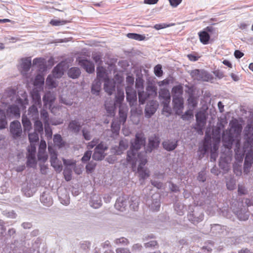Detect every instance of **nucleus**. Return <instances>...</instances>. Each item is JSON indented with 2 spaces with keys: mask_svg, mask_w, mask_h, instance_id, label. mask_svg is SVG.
Instances as JSON below:
<instances>
[{
  "mask_svg": "<svg viewBox=\"0 0 253 253\" xmlns=\"http://www.w3.org/2000/svg\"><path fill=\"white\" fill-rule=\"evenodd\" d=\"M145 138L142 133H137L134 142H131L130 150L127 152L126 160L131 165L133 171L136 170L140 177L145 179L150 175V171L144 166L147 163L146 153L138 154V150L144 145Z\"/></svg>",
  "mask_w": 253,
  "mask_h": 253,
  "instance_id": "f257e3e1",
  "label": "nucleus"
},
{
  "mask_svg": "<svg viewBox=\"0 0 253 253\" xmlns=\"http://www.w3.org/2000/svg\"><path fill=\"white\" fill-rule=\"evenodd\" d=\"M242 127L241 125L237 121H232L231 123V126L229 132H224L222 135V140L224 142V145L227 148H230L234 140L237 141L236 142V149H235L236 155L238 157H240L243 159L244 154L243 153H239V146L240 141V133L242 131Z\"/></svg>",
  "mask_w": 253,
  "mask_h": 253,
  "instance_id": "f03ea898",
  "label": "nucleus"
},
{
  "mask_svg": "<svg viewBox=\"0 0 253 253\" xmlns=\"http://www.w3.org/2000/svg\"><path fill=\"white\" fill-rule=\"evenodd\" d=\"M2 99L5 103H8L9 101H15L16 105H11L9 107L7 112L10 113L15 117L20 116L19 106H23V103L21 99L18 98L16 95V90L12 88H8L3 94Z\"/></svg>",
  "mask_w": 253,
  "mask_h": 253,
  "instance_id": "7ed1b4c3",
  "label": "nucleus"
},
{
  "mask_svg": "<svg viewBox=\"0 0 253 253\" xmlns=\"http://www.w3.org/2000/svg\"><path fill=\"white\" fill-rule=\"evenodd\" d=\"M65 62L59 63L52 71V75H49L46 80V84L49 88H53L56 87L57 85V83L56 81V78H61L64 74Z\"/></svg>",
  "mask_w": 253,
  "mask_h": 253,
  "instance_id": "20e7f679",
  "label": "nucleus"
},
{
  "mask_svg": "<svg viewBox=\"0 0 253 253\" xmlns=\"http://www.w3.org/2000/svg\"><path fill=\"white\" fill-rule=\"evenodd\" d=\"M107 145L103 142L98 143L94 149L92 158L96 161H101L106 156L105 152L108 149Z\"/></svg>",
  "mask_w": 253,
  "mask_h": 253,
  "instance_id": "39448f33",
  "label": "nucleus"
},
{
  "mask_svg": "<svg viewBox=\"0 0 253 253\" xmlns=\"http://www.w3.org/2000/svg\"><path fill=\"white\" fill-rule=\"evenodd\" d=\"M48 150L50 156L51 166L56 171L60 172L62 170V166L61 162L57 159V154L50 146H48Z\"/></svg>",
  "mask_w": 253,
  "mask_h": 253,
  "instance_id": "423d86ee",
  "label": "nucleus"
},
{
  "mask_svg": "<svg viewBox=\"0 0 253 253\" xmlns=\"http://www.w3.org/2000/svg\"><path fill=\"white\" fill-rule=\"evenodd\" d=\"M190 75L194 80L202 81H208L210 79V75L204 70L195 69L190 72Z\"/></svg>",
  "mask_w": 253,
  "mask_h": 253,
  "instance_id": "0eeeda50",
  "label": "nucleus"
},
{
  "mask_svg": "<svg viewBox=\"0 0 253 253\" xmlns=\"http://www.w3.org/2000/svg\"><path fill=\"white\" fill-rule=\"evenodd\" d=\"M244 133L246 139L244 144L245 148H246L247 145L253 147V126L248 124L245 128Z\"/></svg>",
  "mask_w": 253,
  "mask_h": 253,
  "instance_id": "6e6552de",
  "label": "nucleus"
},
{
  "mask_svg": "<svg viewBox=\"0 0 253 253\" xmlns=\"http://www.w3.org/2000/svg\"><path fill=\"white\" fill-rule=\"evenodd\" d=\"M31 67V58L30 57L22 58L21 59L19 63V68L21 73L26 78H29L27 76V72Z\"/></svg>",
  "mask_w": 253,
  "mask_h": 253,
  "instance_id": "1a4fd4ad",
  "label": "nucleus"
},
{
  "mask_svg": "<svg viewBox=\"0 0 253 253\" xmlns=\"http://www.w3.org/2000/svg\"><path fill=\"white\" fill-rule=\"evenodd\" d=\"M10 132L14 138H17L21 136L22 130L21 124L19 121H15L11 123Z\"/></svg>",
  "mask_w": 253,
  "mask_h": 253,
  "instance_id": "9d476101",
  "label": "nucleus"
},
{
  "mask_svg": "<svg viewBox=\"0 0 253 253\" xmlns=\"http://www.w3.org/2000/svg\"><path fill=\"white\" fill-rule=\"evenodd\" d=\"M128 203V198L127 196L119 197L115 203V207L116 210L120 211L126 210Z\"/></svg>",
  "mask_w": 253,
  "mask_h": 253,
  "instance_id": "9b49d317",
  "label": "nucleus"
},
{
  "mask_svg": "<svg viewBox=\"0 0 253 253\" xmlns=\"http://www.w3.org/2000/svg\"><path fill=\"white\" fill-rule=\"evenodd\" d=\"M128 146V141L126 139H123L120 142L119 147H114L111 149V152L116 155H121Z\"/></svg>",
  "mask_w": 253,
  "mask_h": 253,
  "instance_id": "f8f14e48",
  "label": "nucleus"
},
{
  "mask_svg": "<svg viewBox=\"0 0 253 253\" xmlns=\"http://www.w3.org/2000/svg\"><path fill=\"white\" fill-rule=\"evenodd\" d=\"M173 110L176 114L180 115L183 109V99L182 97L173 98Z\"/></svg>",
  "mask_w": 253,
  "mask_h": 253,
  "instance_id": "ddd939ff",
  "label": "nucleus"
},
{
  "mask_svg": "<svg viewBox=\"0 0 253 253\" xmlns=\"http://www.w3.org/2000/svg\"><path fill=\"white\" fill-rule=\"evenodd\" d=\"M158 105L156 101L152 100L149 101L146 105L145 109V116L149 118L153 115L157 108Z\"/></svg>",
  "mask_w": 253,
  "mask_h": 253,
  "instance_id": "4468645a",
  "label": "nucleus"
},
{
  "mask_svg": "<svg viewBox=\"0 0 253 253\" xmlns=\"http://www.w3.org/2000/svg\"><path fill=\"white\" fill-rule=\"evenodd\" d=\"M55 99V95L53 93L48 92L46 93L44 97H43V101L44 105L46 108H48L51 109V111H53V108H51L52 103Z\"/></svg>",
  "mask_w": 253,
  "mask_h": 253,
  "instance_id": "2eb2a0df",
  "label": "nucleus"
},
{
  "mask_svg": "<svg viewBox=\"0 0 253 253\" xmlns=\"http://www.w3.org/2000/svg\"><path fill=\"white\" fill-rule=\"evenodd\" d=\"M79 64L88 73H92L94 71V66L93 63L86 59H79Z\"/></svg>",
  "mask_w": 253,
  "mask_h": 253,
  "instance_id": "dca6fc26",
  "label": "nucleus"
},
{
  "mask_svg": "<svg viewBox=\"0 0 253 253\" xmlns=\"http://www.w3.org/2000/svg\"><path fill=\"white\" fill-rule=\"evenodd\" d=\"M159 96L164 99L163 104H164L165 106L167 107L168 105H169L170 101V96L168 89L165 88H161L159 91Z\"/></svg>",
  "mask_w": 253,
  "mask_h": 253,
  "instance_id": "f3484780",
  "label": "nucleus"
},
{
  "mask_svg": "<svg viewBox=\"0 0 253 253\" xmlns=\"http://www.w3.org/2000/svg\"><path fill=\"white\" fill-rule=\"evenodd\" d=\"M115 88V82L113 80L109 78L104 81V88L105 91L109 94L111 95Z\"/></svg>",
  "mask_w": 253,
  "mask_h": 253,
  "instance_id": "a211bd4d",
  "label": "nucleus"
},
{
  "mask_svg": "<svg viewBox=\"0 0 253 253\" xmlns=\"http://www.w3.org/2000/svg\"><path fill=\"white\" fill-rule=\"evenodd\" d=\"M33 67H37L41 72L45 71L46 67L44 59L42 58L34 59L33 60Z\"/></svg>",
  "mask_w": 253,
  "mask_h": 253,
  "instance_id": "6ab92c4d",
  "label": "nucleus"
},
{
  "mask_svg": "<svg viewBox=\"0 0 253 253\" xmlns=\"http://www.w3.org/2000/svg\"><path fill=\"white\" fill-rule=\"evenodd\" d=\"M196 121L198 128L202 130L206 124V117L204 113L200 112L196 115Z\"/></svg>",
  "mask_w": 253,
  "mask_h": 253,
  "instance_id": "aec40b11",
  "label": "nucleus"
},
{
  "mask_svg": "<svg viewBox=\"0 0 253 253\" xmlns=\"http://www.w3.org/2000/svg\"><path fill=\"white\" fill-rule=\"evenodd\" d=\"M244 149L245 152L248 151L246 154V156L245 159V162L246 163H253V147L247 145L246 148H245V145L244 146Z\"/></svg>",
  "mask_w": 253,
  "mask_h": 253,
  "instance_id": "412c9836",
  "label": "nucleus"
},
{
  "mask_svg": "<svg viewBox=\"0 0 253 253\" xmlns=\"http://www.w3.org/2000/svg\"><path fill=\"white\" fill-rule=\"evenodd\" d=\"M37 106L35 104H33L28 109V117L33 120L38 119L39 117V112Z\"/></svg>",
  "mask_w": 253,
  "mask_h": 253,
  "instance_id": "4be33fe9",
  "label": "nucleus"
},
{
  "mask_svg": "<svg viewBox=\"0 0 253 253\" xmlns=\"http://www.w3.org/2000/svg\"><path fill=\"white\" fill-rule=\"evenodd\" d=\"M177 145V141L175 140H167L163 143L164 148L169 151L174 150L176 147Z\"/></svg>",
  "mask_w": 253,
  "mask_h": 253,
  "instance_id": "5701e85b",
  "label": "nucleus"
},
{
  "mask_svg": "<svg viewBox=\"0 0 253 253\" xmlns=\"http://www.w3.org/2000/svg\"><path fill=\"white\" fill-rule=\"evenodd\" d=\"M160 143L159 138L156 136H151L149 139V151L151 152L153 149L157 148Z\"/></svg>",
  "mask_w": 253,
  "mask_h": 253,
  "instance_id": "b1692460",
  "label": "nucleus"
},
{
  "mask_svg": "<svg viewBox=\"0 0 253 253\" xmlns=\"http://www.w3.org/2000/svg\"><path fill=\"white\" fill-rule=\"evenodd\" d=\"M127 111L126 106L124 105L119 106L120 122H122L123 124H124L126 121Z\"/></svg>",
  "mask_w": 253,
  "mask_h": 253,
  "instance_id": "393cba45",
  "label": "nucleus"
},
{
  "mask_svg": "<svg viewBox=\"0 0 253 253\" xmlns=\"http://www.w3.org/2000/svg\"><path fill=\"white\" fill-rule=\"evenodd\" d=\"M90 205L94 209H98L102 205L101 200L98 195H93L90 202Z\"/></svg>",
  "mask_w": 253,
  "mask_h": 253,
  "instance_id": "a878e982",
  "label": "nucleus"
},
{
  "mask_svg": "<svg viewBox=\"0 0 253 253\" xmlns=\"http://www.w3.org/2000/svg\"><path fill=\"white\" fill-rule=\"evenodd\" d=\"M97 77L99 81L107 80V77L106 70L103 67H98L97 68Z\"/></svg>",
  "mask_w": 253,
  "mask_h": 253,
  "instance_id": "bb28decb",
  "label": "nucleus"
},
{
  "mask_svg": "<svg viewBox=\"0 0 253 253\" xmlns=\"http://www.w3.org/2000/svg\"><path fill=\"white\" fill-rule=\"evenodd\" d=\"M210 137L208 136L207 134H206L205 138V141L203 144V146L202 147H199V150L201 151V152L203 154H205V153H206L210 148Z\"/></svg>",
  "mask_w": 253,
  "mask_h": 253,
  "instance_id": "cd10ccee",
  "label": "nucleus"
},
{
  "mask_svg": "<svg viewBox=\"0 0 253 253\" xmlns=\"http://www.w3.org/2000/svg\"><path fill=\"white\" fill-rule=\"evenodd\" d=\"M30 119L27 116H22V123L24 131H29L32 128V124L29 120Z\"/></svg>",
  "mask_w": 253,
  "mask_h": 253,
  "instance_id": "c85d7f7f",
  "label": "nucleus"
},
{
  "mask_svg": "<svg viewBox=\"0 0 253 253\" xmlns=\"http://www.w3.org/2000/svg\"><path fill=\"white\" fill-rule=\"evenodd\" d=\"M81 74V71L79 68L72 67L68 71V76L72 79L78 78Z\"/></svg>",
  "mask_w": 253,
  "mask_h": 253,
  "instance_id": "c756f323",
  "label": "nucleus"
},
{
  "mask_svg": "<svg viewBox=\"0 0 253 253\" xmlns=\"http://www.w3.org/2000/svg\"><path fill=\"white\" fill-rule=\"evenodd\" d=\"M31 96L33 99L34 104L36 106L41 105V96L38 91L33 90L31 92Z\"/></svg>",
  "mask_w": 253,
  "mask_h": 253,
  "instance_id": "7c9ffc66",
  "label": "nucleus"
},
{
  "mask_svg": "<svg viewBox=\"0 0 253 253\" xmlns=\"http://www.w3.org/2000/svg\"><path fill=\"white\" fill-rule=\"evenodd\" d=\"M41 201L46 206H50L53 203L51 197L45 193H43L41 196Z\"/></svg>",
  "mask_w": 253,
  "mask_h": 253,
  "instance_id": "2f4dec72",
  "label": "nucleus"
},
{
  "mask_svg": "<svg viewBox=\"0 0 253 253\" xmlns=\"http://www.w3.org/2000/svg\"><path fill=\"white\" fill-rule=\"evenodd\" d=\"M41 117L44 123V129L46 131L47 130V126L49 125L48 114L46 111L42 110L41 112Z\"/></svg>",
  "mask_w": 253,
  "mask_h": 253,
  "instance_id": "473e14b6",
  "label": "nucleus"
},
{
  "mask_svg": "<svg viewBox=\"0 0 253 253\" xmlns=\"http://www.w3.org/2000/svg\"><path fill=\"white\" fill-rule=\"evenodd\" d=\"M101 83L100 81H96L94 82L92 85L91 92L92 93L98 95L101 89Z\"/></svg>",
  "mask_w": 253,
  "mask_h": 253,
  "instance_id": "72a5a7b5",
  "label": "nucleus"
},
{
  "mask_svg": "<svg viewBox=\"0 0 253 253\" xmlns=\"http://www.w3.org/2000/svg\"><path fill=\"white\" fill-rule=\"evenodd\" d=\"M139 102L140 104H143L148 97L150 96L147 92H145L143 90H138V92Z\"/></svg>",
  "mask_w": 253,
  "mask_h": 253,
  "instance_id": "f704fd0d",
  "label": "nucleus"
},
{
  "mask_svg": "<svg viewBox=\"0 0 253 253\" xmlns=\"http://www.w3.org/2000/svg\"><path fill=\"white\" fill-rule=\"evenodd\" d=\"M80 127V124L76 121H71L68 126L69 129L74 132H78Z\"/></svg>",
  "mask_w": 253,
  "mask_h": 253,
  "instance_id": "c9c22d12",
  "label": "nucleus"
},
{
  "mask_svg": "<svg viewBox=\"0 0 253 253\" xmlns=\"http://www.w3.org/2000/svg\"><path fill=\"white\" fill-rule=\"evenodd\" d=\"M199 36L201 42L204 44L208 43L210 39V35L207 32L205 31L201 32L199 33Z\"/></svg>",
  "mask_w": 253,
  "mask_h": 253,
  "instance_id": "e433bc0d",
  "label": "nucleus"
},
{
  "mask_svg": "<svg viewBox=\"0 0 253 253\" xmlns=\"http://www.w3.org/2000/svg\"><path fill=\"white\" fill-rule=\"evenodd\" d=\"M124 92L123 90H118L117 94L116 96V100L115 104L117 105L118 104L120 105H123L122 102L124 99Z\"/></svg>",
  "mask_w": 253,
  "mask_h": 253,
  "instance_id": "4c0bfd02",
  "label": "nucleus"
},
{
  "mask_svg": "<svg viewBox=\"0 0 253 253\" xmlns=\"http://www.w3.org/2000/svg\"><path fill=\"white\" fill-rule=\"evenodd\" d=\"M172 92L173 94V98L174 97H182L183 87L181 85H178L174 86L172 89Z\"/></svg>",
  "mask_w": 253,
  "mask_h": 253,
  "instance_id": "58836bf2",
  "label": "nucleus"
},
{
  "mask_svg": "<svg viewBox=\"0 0 253 253\" xmlns=\"http://www.w3.org/2000/svg\"><path fill=\"white\" fill-rule=\"evenodd\" d=\"M126 100L129 102L130 106L134 105L137 100L136 93L133 92L126 94Z\"/></svg>",
  "mask_w": 253,
  "mask_h": 253,
  "instance_id": "ea45409f",
  "label": "nucleus"
},
{
  "mask_svg": "<svg viewBox=\"0 0 253 253\" xmlns=\"http://www.w3.org/2000/svg\"><path fill=\"white\" fill-rule=\"evenodd\" d=\"M44 77L42 75L38 74L36 77L34 84L37 87H42L44 84Z\"/></svg>",
  "mask_w": 253,
  "mask_h": 253,
  "instance_id": "a19ab883",
  "label": "nucleus"
},
{
  "mask_svg": "<svg viewBox=\"0 0 253 253\" xmlns=\"http://www.w3.org/2000/svg\"><path fill=\"white\" fill-rule=\"evenodd\" d=\"M7 125L4 112L0 109V129L4 128Z\"/></svg>",
  "mask_w": 253,
  "mask_h": 253,
  "instance_id": "79ce46f5",
  "label": "nucleus"
},
{
  "mask_svg": "<svg viewBox=\"0 0 253 253\" xmlns=\"http://www.w3.org/2000/svg\"><path fill=\"white\" fill-rule=\"evenodd\" d=\"M53 142L55 145L59 147H61L64 145V142L63 141L60 135L56 134L54 136Z\"/></svg>",
  "mask_w": 253,
  "mask_h": 253,
  "instance_id": "37998d69",
  "label": "nucleus"
},
{
  "mask_svg": "<svg viewBox=\"0 0 253 253\" xmlns=\"http://www.w3.org/2000/svg\"><path fill=\"white\" fill-rule=\"evenodd\" d=\"M127 37L130 39L139 41H143L145 39V36L144 35L135 33H129L127 35Z\"/></svg>",
  "mask_w": 253,
  "mask_h": 253,
  "instance_id": "c03bdc74",
  "label": "nucleus"
},
{
  "mask_svg": "<svg viewBox=\"0 0 253 253\" xmlns=\"http://www.w3.org/2000/svg\"><path fill=\"white\" fill-rule=\"evenodd\" d=\"M36 163L35 156L33 154L28 155L27 156V165L33 167H34Z\"/></svg>",
  "mask_w": 253,
  "mask_h": 253,
  "instance_id": "a18cd8bd",
  "label": "nucleus"
},
{
  "mask_svg": "<svg viewBox=\"0 0 253 253\" xmlns=\"http://www.w3.org/2000/svg\"><path fill=\"white\" fill-rule=\"evenodd\" d=\"M34 123V129L35 131H37L39 133L42 132L43 131V125L41 121L38 120H35Z\"/></svg>",
  "mask_w": 253,
  "mask_h": 253,
  "instance_id": "49530a36",
  "label": "nucleus"
},
{
  "mask_svg": "<svg viewBox=\"0 0 253 253\" xmlns=\"http://www.w3.org/2000/svg\"><path fill=\"white\" fill-rule=\"evenodd\" d=\"M63 161L65 168H73L76 166V161L73 160H66L63 159Z\"/></svg>",
  "mask_w": 253,
  "mask_h": 253,
  "instance_id": "de8ad7c7",
  "label": "nucleus"
},
{
  "mask_svg": "<svg viewBox=\"0 0 253 253\" xmlns=\"http://www.w3.org/2000/svg\"><path fill=\"white\" fill-rule=\"evenodd\" d=\"M28 136L31 143L33 144V143L36 142L39 140V135L36 131L29 133Z\"/></svg>",
  "mask_w": 253,
  "mask_h": 253,
  "instance_id": "09e8293b",
  "label": "nucleus"
},
{
  "mask_svg": "<svg viewBox=\"0 0 253 253\" xmlns=\"http://www.w3.org/2000/svg\"><path fill=\"white\" fill-rule=\"evenodd\" d=\"M144 81L141 78H137L135 82V87L138 90L141 91L143 90Z\"/></svg>",
  "mask_w": 253,
  "mask_h": 253,
  "instance_id": "8fccbe9b",
  "label": "nucleus"
},
{
  "mask_svg": "<svg viewBox=\"0 0 253 253\" xmlns=\"http://www.w3.org/2000/svg\"><path fill=\"white\" fill-rule=\"evenodd\" d=\"M146 90L150 95L155 96L157 94V88L152 84L148 85Z\"/></svg>",
  "mask_w": 253,
  "mask_h": 253,
  "instance_id": "3c124183",
  "label": "nucleus"
},
{
  "mask_svg": "<svg viewBox=\"0 0 253 253\" xmlns=\"http://www.w3.org/2000/svg\"><path fill=\"white\" fill-rule=\"evenodd\" d=\"M64 175L65 179L67 181H69L72 178V170L71 169L69 168H65L64 170Z\"/></svg>",
  "mask_w": 253,
  "mask_h": 253,
  "instance_id": "603ef678",
  "label": "nucleus"
},
{
  "mask_svg": "<svg viewBox=\"0 0 253 253\" xmlns=\"http://www.w3.org/2000/svg\"><path fill=\"white\" fill-rule=\"evenodd\" d=\"M115 103L114 104H111V105H108V103L105 104V108L106 109L107 112L110 116H114V109H115Z\"/></svg>",
  "mask_w": 253,
  "mask_h": 253,
  "instance_id": "864d4df0",
  "label": "nucleus"
},
{
  "mask_svg": "<svg viewBox=\"0 0 253 253\" xmlns=\"http://www.w3.org/2000/svg\"><path fill=\"white\" fill-rule=\"evenodd\" d=\"M60 101L61 103L69 106H71L73 104V99L67 98L66 96L62 95L60 98Z\"/></svg>",
  "mask_w": 253,
  "mask_h": 253,
  "instance_id": "5fc2aeb1",
  "label": "nucleus"
},
{
  "mask_svg": "<svg viewBox=\"0 0 253 253\" xmlns=\"http://www.w3.org/2000/svg\"><path fill=\"white\" fill-rule=\"evenodd\" d=\"M162 66L160 64L156 65L154 67V73L157 77H161L163 75V71Z\"/></svg>",
  "mask_w": 253,
  "mask_h": 253,
  "instance_id": "6e6d98bb",
  "label": "nucleus"
},
{
  "mask_svg": "<svg viewBox=\"0 0 253 253\" xmlns=\"http://www.w3.org/2000/svg\"><path fill=\"white\" fill-rule=\"evenodd\" d=\"M91 154V151L88 150L85 152V153L84 154V155L82 158V161L84 163H85L88 161L90 159Z\"/></svg>",
  "mask_w": 253,
  "mask_h": 253,
  "instance_id": "4d7b16f0",
  "label": "nucleus"
},
{
  "mask_svg": "<svg viewBox=\"0 0 253 253\" xmlns=\"http://www.w3.org/2000/svg\"><path fill=\"white\" fill-rule=\"evenodd\" d=\"M38 159L42 162H45L47 160V155L44 152H41L38 153Z\"/></svg>",
  "mask_w": 253,
  "mask_h": 253,
  "instance_id": "13d9d810",
  "label": "nucleus"
},
{
  "mask_svg": "<svg viewBox=\"0 0 253 253\" xmlns=\"http://www.w3.org/2000/svg\"><path fill=\"white\" fill-rule=\"evenodd\" d=\"M193 117V114L192 110H188L184 115L181 117L182 119L185 120H189L190 118Z\"/></svg>",
  "mask_w": 253,
  "mask_h": 253,
  "instance_id": "bf43d9fd",
  "label": "nucleus"
},
{
  "mask_svg": "<svg viewBox=\"0 0 253 253\" xmlns=\"http://www.w3.org/2000/svg\"><path fill=\"white\" fill-rule=\"evenodd\" d=\"M99 143V139L97 138L93 139L91 141L88 143L87 148L92 149Z\"/></svg>",
  "mask_w": 253,
  "mask_h": 253,
  "instance_id": "052dcab7",
  "label": "nucleus"
},
{
  "mask_svg": "<svg viewBox=\"0 0 253 253\" xmlns=\"http://www.w3.org/2000/svg\"><path fill=\"white\" fill-rule=\"evenodd\" d=\"M96 166V164L93 162H91L89 163L86 166V171L91 172L95 168Z\"/></svg>",
  "mask_w": 253,
  "mask_h": 253,
  "instance_id": "680f3d73",
  "label": "nucleus"
},
{
  "mask_svg": "<svg viewBox=\"0 0 253 253\" xmlns=\"http://www.w3.org/2000/svg\"><path fill=\"white\" fill-rule=\"evenodd\" d=\"M83 134L84 139L86 140H89L91 138V135L90 132L85 128L83 129Z\"/></svg>",
  "mask_w": 253,
  "mask_h": 253,
  "instance_id": "e2e57ef3",
  "label": "nucleus"
},
{
  "mask_svg": "<svg viewBox=\"0 0 253 253\" xmlns=\"http://www.w3.org/2000/svg\"><path fill=\"white\" fill-rule=\"evenodd\" d=\"M46 148V142L44 140H42L39 146V152H44Z\"/></svg>",
  "mask_w": 253,
  "mask_h": 253,
  "instance_id": "0e129e2a",
  "label": "nucleus"
},
{
  "mask_svg": "<svg viewBox=\"0 0 253 253\" xmlns=\"http://www.w3.org/2000/svg\"><path fill=\"white\" fill-rule=\"evenodd\" d=\"M160 207V203L159 201H156L154 203H152L151 206V208L153 211H157L159 210Z\"/></svg>",
  "mask_w": 253,
  "mask_h": 253,
  "instance_id": "69168bd1",
  "label": "nucleus"
},
{
  "mask_svg": "<svg viewBox=\"0 0 253 253\" xmlns=\"http://www.w3.org/2000/svg\"><path fill=\"white\" fill-rule=\"evenodd\" d=\"M36 146H35L34 144L31 143L30 146L28 148V155H31L32 154H33L34 156H35V153H36Z\"/></svg>",
  "mask_w": 253,
  "mask_h": 253,
  "instance_id": "338daca9",
  "label": "nucleus"
},
{
  "mask_svg": "<svg viewBox=\"0 0 253 253\" xmlns=\"http://www.w3.org/2000/svg\"><path fill=\"white\" fill-rule=\"evenodd\" d=\"M253 163L244 162V172L248 174L250 171V169Z\"/></svg>",
  "mask_w": 253,
  "mask_h": 253,
  "instance_id": "774afa93",
  "label": "nucleus"
}]
</instances>
